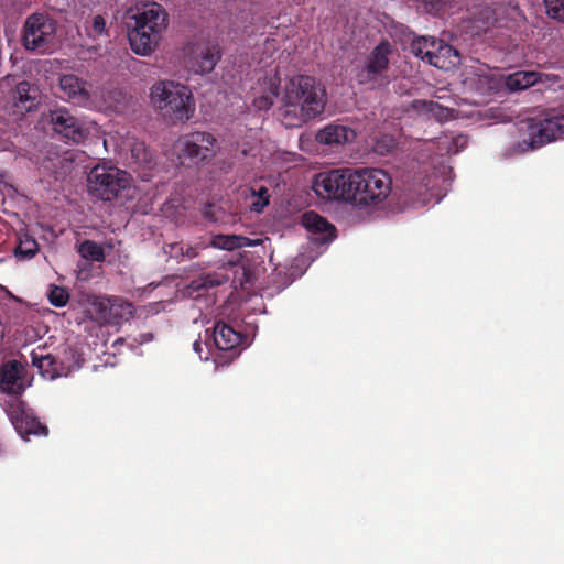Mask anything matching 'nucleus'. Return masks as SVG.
<instances>
[{
  "instance_id": "24",
  "label": "nucleus",
  "mask_w": 564,
  "mask_h": 564,
  "mask_svg": "<svg viewBox=\"0 0 564 564\" xmlns=\"http://www.w3.org/2000/svg\"><path fill=\"white\" fill-rule=\"evenodd\" d=\"M440 40L435 37H417L411 44V51L416 56L430 64V59L437 50Z\"/></svg>"
},
{
  "instance_id": "18",
  "label": "nucleus",
  "mask_w": 564,
  "mask_h": 564,
  "mask_svg": "<svg viewBox=\"0 0 564 564\" xmlns=\"http://www.w3.org/2000/svg\"><path fill=\"white\" fill-rule=\"evenodd\" d=\"M126 148L130 152V165L143 169H150L152 166L154 162L153 153L143 141L129 138L126 141Z\"/></svg>"
},
{
  "instance_id": "27",
  "label": "nucleus",
  "mask_w": 564,
  "mask_h": 564,
  "mask_svg": "<svg viewBox=\"0 0 564 564\" xmlns=\"http://www.w3.org/2000/svg\"><path fill=\"white\" fill-rule=\"evenodd\" d=\"M79 253L87 260L102 262L105 260L104 249L93 240H85L79 246Z\"/></svg>"
},
{
  "instance_id": "38",
  "label": "nucleus",
  "mask_w": 564,
  "mask_h": 564,
  "mask_svg": "<svg viewBox=\"0 0 564 564\" xmlns=\"http://www.w3.org/2000/svg\"><path fill=\"white\" fill-rule=\"evenodd\" d=\"M454 143L456 147L463 148L467 143L466 137L458 135L457 138L454 139Z\"/></svg>"
},
{
  "instance_id": "10",
  "label": "nucleus",
  "mask_w": 564,
  "mask_h": 564,
  "mask_svg": "<svg viewBox=\"0 0 564 564\" xmlns=\"http://www.w3.org/2000/svg\"><path fill=\"white\" fill-rule=\"evenodd\" d=\"M90 318L100 325L117 326L129 321L134 314V306L119 296H97L87 310Z\"/></svg>"
},
{
  "instance_id": "2",
  "label": "nucleus",
  "mask_w": 564,
  "mask_h": 564,
  "mask_svg": "<svg viewBox=\"0 0 564 564\" xmlns=\"http://www.w3.org/2000/svg\"><path fill=\"white\" fill-rule=\"evenodd\" d=\"M151 101L162 118L171 123L187 121L195 112L191 90L178 83H155L151 88Z\"/></svg>"
},
{
  "instance_id": "4",
  "label": "nucleus",
  "mask_w": 564,
  "mask_h": 564,
  "mask_svg": "<svg viewBox=\"0 0 564 564\" xmlns=\"http://www.w3.org/2000/svg\"><path fill=\"white\" fill-rule=\"evenodd\" d=\"M129 173L115 166L97 165L88 174L87 187L91 196L104 202L133 198L134 188Z\"/></svg>"
},
{
  "instance_id": "35",
  "label": "nucleus",
  "mask_w": 564,
  "mask_h": 564,
  "mask_svg": "<svg viewBox=\"0 0 564 564\" xmlns=\"http://www.w3.org/2000/svg\"><path fill=\"white\" fill-rule=\"evenodd\" d=\"M91 32L95 36H100L106 34L107 28H106V20L102 15L97 14L93 18L91 23Z\"/></svg>"
},
{
  "instance_id": "6",
  "label": "nucleus",
  "mask_w": 564,
  "mask_h": 564,
  "mask_svg": "<svg viewBox=\"0 0 564 564\" xmlns=\"http://www.w3.org/2000/svg\"><path fill=\"white\" fill-rule=\"evenodd\" d=\"M524 123L528 138H523L517 144V151L520 153L564 138V110L550 109L528 119Z\"/></svg>"
},
{
  "instance_id": "20",
  "label": "nucleus",
  "mask_w": 564,
  "mask_h": 564,
  "mask_svg": "<svg viewBox=\"0 0 564 564\" xmlns=\"http://www.w3.org/2000/svg\"><path fill=\"white\" fill-rule=\"evenodd\" d=\"M31 362L37 368L42 377L46 379H55L61 376V364L52 354H44L42 349L31 352Z\"/></svg>"
},
{
  "instance_id": "8",
  "label": "nucleus",
  "mask_w": 564,
  "mask_h": 564,
  "mask_svg": "<svg viewBox=\"0 0 564 564\" xmlns=\"http://www.w3.org/2000/svg\"><path fill=\"white\" fill-rule=\"evenodd\" d=\"M357 189V206H378L383 203L392 189L390 175L381 169L360 167Z\"/></svg>"
},
{
  "instance_id": "23",
  "label": "nucleus",
  "mask_w": 564,
  "mask_h": 564,
  "mask_svg": "<svg viewBox=\"0 0 564 564\" xmlns=\"http://www.w3.org/2000/svg\"><path fill=\"white\" fill-rule=\"evenodd\" d=\"M39 252L37 241L28 232L18 234V245L14 248V256L19 260L32 259Z\"/></svg>"
},
{
  "instance_id": "21",
  "label": "nucleus",
  "mask_w": 564,
  "mask_h": 564,
  "mask_svg": "<svg viewBox=\"0 0 564 564\" xmlns=\"http://www.w3.org/2000/svg\"><path fill=\"white\" fill-rule=\"evenodd\" d=\"M436 48L432 59H430V65L448 70L459 64V53L452 45L440 40Z\"/></svg>"
},
{
  "instance_id": "13",
  "label": "nucleus",
  "mask_w": 564,
  "mask_h": 564,
  "mask_svg": "<svg viewBox=\"0 0 564 564\" xmlns=\"http://www.w3.org/2000/svg\"><path fill=\"white\" fill-rule=\"evenodd\" d=\"M48 122L55 133L75 143H79L86 135L82 121L67 108L59 107L50 110Z\"/></svg>"
},
{
  "instance_id": "12",
  "label": "nucleus",
  "mask_w": 564,
  "mask_h": 564,
  "mask_svg": "<svg viewBox=\"0 0 564 564\" xmlns=\"http://www.w3.org/2000/svg\"><path fill=\"white\" fill-rule=\"evenodd\" d=\"M215 137L205 131H194L182 138V158L194 164L208 162L213 159Z\"/></svg>"
},
{
  "instance_id": "33",
  "label": "nucleus",
  "mask_w": 564,
  "mask_h": 564,
  "mask_svg": "<svg viewBox=\"0 0 564 564\" xmlns=\"http://www.w3.org/2000/svg\"><path fill=\"white\" fill-rule=\"evenodd\" d=\"M252 194L258 196V199L252 203V210L260 213L269 205V191L265 186H260L257 192L252 191Z\"/></svg>"
},
{
  "instance_id": "11",
  "label": "nucleus",
  "mask_w": 564,
  "mask_h": 564,
  "mask_svg": "<svg viewBox=\"0 0 564 564\" xmlns=\"http://www.w3.org/2000/svg\"><path fill=\"white\" fill-rule=\"evenodd\" d=\"M6 411L17 433L23 440L28 441L31 435L46 436L48 434L47 426L40 422L33 409L24 401L17 399L8 403Z\"/></svg>"
},
{
  "instance_id": "25",
  "label": "nucleus",
  "mask_w": 564,
  "mask_h": 564,
  "mask_svg": "<svg viewBox=\"0 0 564 564\" xmlns=\"http://www.w3.org/2000/svg\"><path fill=\"white\" fill-rule=\"evenodd\" d=\"M538 74L534 72H516L506 79V86L512 91L523 90L535 84Z\"/></svg>"
},
{
  "instance_id": "26",
  "label": "nucleus",
  "mask_w": 564,
  "mask_h": 564,
  "mask_svg": "<svg viewBox=\"0 0 564 564\" xmlns=\"http://www.w3.org/2000/svg\"><path fill=\"white\" fill-rule=\"evenodd\" d=\"M304 226L313 232L333 234L336 229L335 226L326 220V218L314 212H307L303 215Z\"/></svg>"
},
{
  "instance_id": "1",
  "label": "nucleus",
  "mask_w": 564,
  "mask_h": 564,
  "mask_svg": "<svg viewBox=\"0 0 564 564\" xmlns=\"http://www.w3.org/2000/svg\"><path fill=\"white\" fill-rule=\"evenodd\" d=\"M166 18L165 10L156 2L138 8L137 12L130 17L133 24L128 23L131 50L143 56L152 53L166 28Z\"/></svg>"
},
{
  "instance_id": "37",
  "label": "nucleus",
  "mask_w": 564,
  "mask_h": 564,
  "mask_svg": "<svg viewBox=\"0 0 564 564\" xmlns=\"http://www.w3.org/2000/svg\"><path fill=\"white\" fill-rule=\"evenodd\" d=\"M193 349L199 356V358H203L202 357L203 346L199 340L194 341Z\"/></svg>"
},
{
  "instance_id": "19",
  "label": "nucleus",
  "mask_w": 564,
  "mask_h": 564,
  "mask_svg": "<svg viewBox=\"0 0 564 564\" xmlns=\"http://www.w3.org/2000/svg\"><path fill=\"white\" fill-rule=\"evenodd\" d=\"M356 133L343 124H328L317 133V140L324 144H344L354 140Z\"/></svg>"
},
{
  "instance_id": "39",
  "label": "nucleus",
  "mask_w": 564,
  "mask_h": 564,
  "mask_svg": "<svg viewBox=\"0 0 564 564\" xmlns=\"http://www.w3.org/2000/svg\"><path fill=\"white\" fill-rule=\"evenodd\" d=\"M182 253H183L184 256H186L187 258H189V259H191V258H194V257H196V256H197V252H196V251H195V249H194V248H192V247H188V248L186 249V252H182Z\"/></svg>"
},
{
  "instance_id": "22",
  "label": "nucleus",
  "mask_w": 564,
  "mask_h": 564,
  "mask_svg": "<svg viewBox=\"0 0 564 564\" xmlns=\"http://www.w3.org/2000/svg\"><path fill=\"white\" fill-rule=\"evenodd\" d=\"M14 100L21 108L31 110L37 104V88L29 82H20L14 90Z\"/></svg>"
},
{
  "instance_id": "5",
  "label": "nucleus",
  "mask_w": 564,
  "mask_h": 564,
  "mask_svg": "<svg viewBox=\"0 0 564 564\" xmlns=\"http://www.w3.org/2000/svg\"><path fill=\"white\" fill-rule=\"evenodd\" d=\"M359 169H335L315 175L312 188L328 200H340L357 206Z\"/></svg>"
},
{
  "instance_id": "31",
  "label": "nucleus",
  "mask_w": 564,
  "mask_h": 564,
  "mask_svg": "<svg viewBox=\"0 0 564 564\" xmlns=\"http://www.w3.org/2000/svg\"><path fill=\"white\" fill-rule=\"evenodd\" d=\"M278 95H279L278 87L274 86L271 88V91L269 95H262V96L254 98L253 106L258 110H269L273 106L274 98Z\"/></svg>"
},
{
  "instance_id": "30",
  "label": "nucleus",
  "mask_w": 564,
  "mask_h": 564,
  "mask_svg": "<svg viewBox=\"0 0 564 564\" xmlns=\"http://www.w3.org/2000/svg\"><path fill=\"white\" fill-rule=\"evenodd\" d=\"M48 301L53 306L64 307L69 300L68 291L63 286L52 285L48 292Z\"/></svg>"
},
{
  "instance_id": "34",
  "label": "nucleus",
  "mask_w": 564,
  "mask_h": 564,
  "mask_svg": "<svg viewBox=\"0 0 564 564\" xmlns=\"http://www.w3.org/2000/svg\"><path fill=\"white\" fill-rule=\"evenodd\" d=\"M426 8L434 13H440L455 0H423Z\"/></svg>"
},
{
  "instance_id": "17",
  "label": "nucleus",
  "mask_w": 564,
  "mask_h": 564,
  "mask_svg": "<svg viewBox=\"0 0 564 564\" xmlns=\"http://www.w3.org/2000/svg\"><path fill=\"white\" fill-rule=\"evenodd\" d=\"M212 338L215 347L221 351H232L242 340L239 332L221 321L215 324Z\"/></svg>"
},
{
  "instance_id": "32",
  "label": "nucleus",
  "mask_w": 564,
  "mask_h": 564,
  "mask_svg": "<svg viewBox=\"0 0 564 564\" xmlns=\"http://www.w3.org/2000/svg\"><path fill=\"white\" fill-rule=\"evenodd\" d=\"M395 147L397 143L392 137L382 135L380 139L376 141L373 150L378 154L384 155L387 153H390Z\"/></svg>"
},
{
  "instance_id": "7",
  "label": "nucleus",
  "mask_w": 564,
  "mask_h": 564,
  "mask_svg": "<svg viewBox=\"0 0 564 564\" xmlns=\"http://www.w3.org/2000/svg\"><path fill=\"white\" fill-rule=\"evenodd\" d=\"M392 46L383 40L366 55L361 65L356 66L355 79L358 85L377 89L389 84V67Z\"/></svg>"
},
{
  "instance_id": "29",
  "label": "nucleus",
  "mask_w": 564,
  "mask_h": 564,
  "mask_svg": "<svg viewBox=\"0 0 564 564\" xmlns=\"http://www.w3.org/2000/svg\"><path fill=\"white\" fill-rule=\"evenodd\" d=\"M546 15L557 22H564V0H543Z\"/></svg>"
},
{
  "instance_id": "15",
  "label": "nucleus",
  "mask_w": 564,
  "mask_h": 564,
  "mask_svg": "<svg viewBox=\"0 0 564 564\" xmlns=\"http://www.w3.org/2000/svg\"><path fill=\"white\" fill-rule=\"evenodd\" d=\"M64 97L77 106H87L90 101L89 84L74 74H64L58 79Z\"/></svg>"
},
{
  "instance_id": "14",
  "label": "nucleus",
  "mask_w": 564,
  "mask_h": 564,
  "mask_svg": "<svg viewBox=\"0 0 564 564\" xmlns=\"http://www.w3.org/2000/svg\"><path fill=\"white\" fill-rule=\"evenodd\" d=\"M221 57L218 45L210 42H198L189 46L187 65L196 74H208L214 70Z\"/></svg>"
},
{
  "instance_id": "40",
  "label": "nucleus",
  "mask_w": 564,
  "mask_h": 564,
  "mask_svg": "<svg viewBox=\"0 0 564 564\" xmlns=\"http://www.w3.org/2000/svg\"><path fill=\"white\" fill-rule=\"evenodd\" d=\"M426 191H427L426 185H424V186H420L419 195L425 194V193H426Z\"/></svg>"
},
{
  "instance_id": "28",
  "label": "nucleus",
  "mask_w": 564,
  "mask_h": 564,
  "mask_svg": "<svg viewBox=\"0 0 564 564\" xmlns=\"http://www.w3.org/2000/svg\"><path fill=\"white\" fill-rule=\"evenodd\" d=\"M245 237L236 235H218L213 240V246L224 250H235L245 246Z\"/></svg>"
},
{
  "instance_id": "9",
  "label": "nucleus",
  "mask_w": 564,
  "mask_h": 564,
  "mask_svg": "<svg viewBox=\"0 0 564 564\" xmlns=\"http://www.w3.org/2000/svg\"><path fill=\"white\" fill-rule=\"evenodd\" d=\"M56 22L43 13H33L26 18L22 44L25 50L40 53L47 52L54 44Z\"/></svg>"
},
{
  "instance_id": "3",
  "label": "nucleus",
  "mask_w": 564,
  "mask_h": 564,
  "mask_svg": "<svg viewBox=\"0 0 564 564\" xmlns=\"http://www.w3.org/2000/svg\"><path fill=\"white\" fill-rule=\"evenodd\" d=\"M284 102L288 107H299L302 120L306 121L324 111L326 90L315 77L297 75L286 85Z\"/></svg>"
},
{
  "instance_id": "16",
  "label": "nucleus",
  "mask_w": 564,
  "mask_h": 564,
  "mask_svg": "<svg viewBox=\"0 0 564 564\" xmlns=\"http://www.w3.org/2000/svg\"><path fill=\"white\" fill-rule=\"evenodd\" d=\"M23 373L24 368L20 361L12 359L4 362L0 368V390L20 395L24 391Z\"/></svg>"
},
{
  "instance_id": "36",
  "label": "nucleus",
  "mask_w": 564,
  "mask_h": 564,
  "mask_svg": "<svg viewBox=\"0 0 564 564\" xmlns=\"http://www.w3.org/2000/svg\"><path fill=\"white\" fill-rule=\"evenodd\" d=\"M139 337L140 338L137 339V341L139 344H144V343H149V341H151L153 339V334L152 333H142V334H140Z\"/></svg>"
}]
</instances>
